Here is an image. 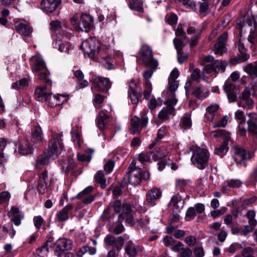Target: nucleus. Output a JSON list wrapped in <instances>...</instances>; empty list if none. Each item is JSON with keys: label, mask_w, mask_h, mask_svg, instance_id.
<instances>
[{"label": "nucleus", "mask_w": 257, "mask_h": 257, "mask_svg": "<svg viewBox=\"0 0 257 257\" xmlns=\"http://www.w3.org/2000/svg\"><path fill=\"white\" fill-rule=\"evenodd\" d=\"M109 45H100L95 38H88L83 41L81 44V49L84 52L85 57L93 59L97 55L101 56L103 52H106Z\"/></svg>", "instance_id": "f257e3e1"}, {"label": "nucleus", "mask_w": 257, "mask_h": 257, "mask_svg": "<svg viewBox=\"0 0 257 257\" xmlns=\"http://www.w3.org/2000/svg\"><path fill=\"white\" fill-rule=\"evenodd\" d=\"M128 174V181L133 186L139 185L142 180H147L150 178V174L146 171L143 173L142 170L139 167H137L135 162H132L127 169Z\"/></svg>", "instance_id": "f03ea898"}, {"label": "nucleus", "mask_w": 257, "mask_h": 257, "mask_svg": "<svg viewBox=\"0 0 257 257\" xmlns=\"http://www.w3.org/2000/svg\"><path fill=\"white\" fill-rule=\"evenodd\" d=\"M249 32L247 41L250 43V48L255 50L257 47V23L253 16L245 18L242 26Z\"/></svg>", "instance_id": "7ed1b4c3"}, {"label": "nucleus", "mask_w": 257, "mask_h": 257, "mask_svg": "<svg viewBox=\"0 0 257 257\" xmlns=\"http://www.w3.org/2000/svg\"><path fill=\"white\" fill-rule=\"evenodd\" d=\"M209 156L208 150L197 147L193 151L191 160L195 167L203 170L207 165Z\"/></svg>", "instance_id": "20e7f679"}, {"label": "nucleus", "mask_w": 257, "mask_h": 257, "mask_svg": "<svg viewBox=\"0 0 257 257\" xmlns=\"http://www.w3.org/2000/svg\"><path fill=\"white\" fill-rule=\"evenodd\" d=\"M139 57L148 67L154 70L157 68L158 62L153 57L152 50L149 45L144 44L142 46L139 51Z\"/></svg>", "instance_id": "39448f33"}, {"label": "nucleus", "mask_w": 257, "mask_h": 257, "mask_svg": "<svg viewBox=\"0 0 257 257\" xmlns=\"http://www.w3.org/2000/svg\"><path fill=\"white\" fill-rule=\"evenodd\" d=\"M214 137H221L223 140V143L214 150V154L220 157H222L226 154L228 150V143L230 141V134L224 130H218L211 133Z\"/></svg>", "instance_id": "423d86ee"}, {"label": "nucleus", "mask_w": 257, "mask_h": 257, "mask_svg": "<svg viewBox=\"0 0 257 257\" xmlns=\"http://www.w3.org/2000/svg\"><path fill=\"white\" fill-rule=\"evenodd\" d=\"M50 25L51 30L62 39L70 40L73 37L72 29L68 28L65 24H62L59 21L56 20L52 21Z\"/></svg>", "instance_id": "0eeeda50"}, {"label": "nucleus", "mask_w": 257, "mask_h": 257, "mask_svg": "<svg viewBox=\"0 0 257 257\" xmlns=\"http://www.w3.org/2000/svg\"><path fill=\"white\" fill-rule=\"evenodd\" d=\"M61 137L62 135L60 134L54 135L50 141L48 148V153L50 158L52 157L54 159L62 151L63 146Z\"/></svg>", "instance_id": "6e6552de"}, {"label": "nucleus", "mask_w": 257, "mask_h": 257, "mask_svg": "<svg viewBox=\"0 0 257 257\" xmlns=\"http://www.w3.org/2000/svg\"><path fill=\"white\" fill-rule=\"evenodd\" d=\"M35 95L37 100L39 101L46 102L50 107H53L57 105L58 103L55 102H51L53 99L57 100V97L55 96H52V94L47 91L46 88L44 86L39 87L35 90Z\"/></svg>", "instance_id": "1a4fd4ad"}, {"label": "nucleus", "mask_w": 257, "mask_h": 257, "mask_svg": "<svg viewBox=\"0 0 257 257\" xmlns=\"http://www.w3.org/2000/svg\"><path fill=\"white\" fill-rule=\"evenodd\" d=\"M251 92L249 88H245L241 95L239 96L237 105L239 107L246 110L251 109L253 108L254 103L250 97Z\"/></svg>", "instance_id": "9d476101"}, {"label": "nucleus", "mask_w": 257, "mask_h": 257, "mask_svg": "<svg viewBox=\"0 0 257 257\" xmlns=\"http://www.w3.org/2000/svg\"><path fill=\"white\" fill-rule=\"evenodd\" d=\"M148 122V118L145 116H142L141 118L137 116H134L131 121L130 132L132 134L140 133L142 129L145 127Z\"/></svg>", "instance_id": "9b49d317"}, {"label": "nucleus", "mask_w": 257, "mask_h": 257, "mask_svg": "<svg viewBox=\"0 0 257 257\" xmlns=\"http://www.w3.org/2000/svg\"><path fill=\"white\" fill-rule=\"evenodd\" d=\"M177 102L176 98H168L166 101L167 107H163L158 114V118L160 120H164L168 119L169 115L172 114L175 108V106Z\"/></svg>", "instance_id": "f8f14e48"}, {"label": "nucleus", "mask_w": 257, "mask_h": 257, "mask_svg": "<svg viewBox=\"0 0 257 257\" xmlns=\"http://www.w3.org/2000/svg\"><path fill=\"white\" fill-rule=\"evenodd\" d=\"M110 86L111 83L108 78L98 76L94 78L91 89L94 88L97 91H104L110 88Z\"/></svg>", "instance_id": "ddd939ff"}, {"label": "nucleus", "mask_w": 257, "mask_h": 257, "mask_svg": "<svg viewBox=\"0 0 257 257\" xmlns=\"http://www.w3.org/2000/svg\"><path fill=\"white\" fill-rule=\"evenodd\" d=\"M122 205L120 201L117 200L113 202H111L107 208L105 209L102 215L103 219L110 220L113 217V214L111 209L113 208L115 212L119 213L121 212Z\"/></svg>", "instance_id": "4468645a"}, {"label": "nucleus", "mask_w": 257, "mask_h": 257, "mask_svg": "<svg viewBox=\"0 0 257 257\" xmlns=\"http://www.w3.org/2000/svg\"><path fill=\"white\" fill-rule=\"evenodd\" d=\"M72 245V242L70 240L65 238L58 239L55 243V254L57 256L61 255L65 250L71 249Z\"/></svg>", "instance_id": "2eb2a0df"}, {"label": "nucleus", "mask_w": 257, "mask_h": 257, "mask_svg": "<svg viewBox=\"0 0 257 257\" xmlns=\"http://www.w3.org/2000/svg\"><path fill=\"white\" fill-rule=\"evenodd\" d=\"M139 83H136L132 79L128 85V95L131 101L133 104H137L139 103L140 98L141 97V93H138L136 89L139 85Z\"/></svg>", "instance_id": "dca6fc26"}, {"label": "nucleus", "mask_w": 257, "mask_h": 257, "mask_svg": "<svg viewBox=\"0 0 257 257\" xmlns=\"http://www.w3.org/2000/svg\"><path fill=\"white\" fill-rule=\"evenodd\" d=\"M49 183L48 172L45 171L40 174L39 179L36 182V188L37 191L40 193H44L47 190Z\"/></svg>", "instance_id": "f3484780"}, {"label": "nucleus", "mask_w": 257, "mask_h": 257, "mask_svg": "<svg viewBox=\"0 0 257 257\" xmlns=\"http://www.w3.org/2000/svg\"><path fill=\"white\" fill-rule=\"evenodd\" d=\"M120 220L125 219V222L130 224L133 223L135 220V218L132 212L131 206L125 203L122 205L120 214L119 215Z\"/></svg>", "instance_id": "a211bd4d"}, {"label": "nucleus", "mask_w": 257, "mask_h": 257, "mask_svg": "<svg viewBox=\"0 0 257 257\" xmlns=\"http://www.w3.org/2000/svg\"><path fill=\"white\" fill-rule=\"evenodd\" d=\"M234 159L237 164L246 166L245 161L250 159V155L245 150L237 148L234 150Z\"/></svg>", "instance_id": "6ab92c4d"}, {"label": "nucleus", "mask_w": 257, "mask_h": 257, "mask_svg": "<svg viewBox=\"0 0 257 257\" xmlns=\"http://www.w3.org/2000/svg\"><path fill=\"white\" fill-rule=\"evenodd\" d=\"M226 66L227 63L225 61L217 60L211 64L206 65L204 70L207 73L211 71L216 73L223 72L225 71Z\"/></svg>", "instance_id": "aec40b11"}, {"label": "nucleus", "mask_w": 257, "mask_h": 257, "mask_svg": "<svg viewBox=\"0 0 257 257\" xmlns=\"http://www.w3.org/2000/svg\"><path fill=\"white\" fill-rule=\"evenodd\" d=\"M15 27L18 33L22 35L29 36L32 33V28L24 20H20L15 22Z\"/></svg>", "instance_id": "412c9836"}, {"label": "nucleus", "mask_w": 257, "mask_h": 257, "mask_svg": "<svg viewBox=\"0 0 257 257\" xmlns=\"http://www.w3.org/2000/svg\"><path fill=\"white\" fill-rule=\"evenodd\" d=\"M104 242L107 245L114 246L117 250H120L123 246L124 239L121 236L115 237L108 234L104 238Z\"/></svg>", "instance_id": "4be33fe9"}, {"label": "nucleus", "mask_w": 257, "mask_h": 257, "mask_svg": "<svg viewBox=\"0 0 257 257\" xmlns=\"http://www.w3.org/2000/svg\"><path fill=\"white\" fill-rule=\"evenodd\" d=\"M79 29L82 31L88 32L93 27V20L88 14H82L80 18Z\"/></svg>", "instance_id": "5701e85b"}, {"label": "nucleus", "mask_w": 257, "mask_h": 257, "mask_svg": "<svg viewBox=\"0 0 257 257\" xmlns=\"http://www.w3.org/2000/svg\"><path fill=\"white\" fill-rule=\"evenodd\" d=\"M30 65L33 72H37L45 69L46 64L42 58L38 55L33 56L30 60Z\"/></svg>", "instance_id": "b1692460"}, {"label": "nucleus", "mask_w": 257, "mask_h": 257, "mask_svg": "<svg viewBox=\"0 0 257 257\" xmlns=\"http://www.w3.org/2000/svg\"><path fill=\"white\" fill-rule=\"evenodd\" d=\"M8 215L11 218V221H13L16 226L20 225L21 224L22 219L24 218V213L20 211L18 208L15 206H13L11 208Z\"/></svg>", "instance_id": "393cba45"}, {"label": "nucleus", "mask_w": 257, "mask_h": 257, "mask_svg": "<svg viewBox=\"0 0 257 257\" xmlns=\"http://www.w3.org/2000/svg\"><path fill=\"white\" fill-rule=\"evenodd\" d=\"M162 193L157 188H154L149 190L146 194V201L151 206L156 205V201L161 197Z\"/></svg>", "instance_id": "a878e982"}, {"label": "nucleus", "mask_w": 257, "mask_h": 257, "mask_svg": "<svg viewBox=\"0 0 257 257\" xmlns=\"http://www.w3.org/2000/svg\"><path fill=\"white\" fill-rule=\"evenodd\" d=\"M227 34L224 32L218 38L217 43L214 46V53L222 55L226 51L225 42L227 39Z\"/></svg>", "instance_id": "bb28decb"}, {"label": "nucleus", "mask_w": 257, "mask_h": 257, "mask_svg": "<svg viewBox=\"0 0 257 257\" xmlns=\"http://www.w3.org/2000/svg\"><path fill=\"white\" fill-rule=\"evenodd\" d=\"M73 208V206L69 204L62 209L59 211L56 214V220L59 222H64L68 220L70 211Z\"/></svg>", "instance_id": "cd10ccee"}, {"label": "nucleus", "mask_w": 257, "mask_h": 257, "mask_svg": "<svg viewBox=\"0 0 257 257\" xmlns=\"http://www.w3.org/2000/svg\"><path fill=\"white\" fill-rule=\"evenodd\" d=\"M62 0H42L41 6L42 9L47 13H52L61 4Z\"/></svg>", "instance_id": "c85d7f7f"}, {"label": "nucleus", "mask_w": 257, "mask_h": 257, "mask_svg": "<svg viewBox=\"0 0 257 257\" xmlns=\"http://www.w3.org/2000/svg\"><path fill=\"white\" fill-rule=\"evenodd\" d=\"M249 119L247 121L248 131L253 135H257V114L254 112L247 114Z\"/></svg>", "instance_id": "c756f323"}, {"label": "nucleus", "mask_w": 257, "mask_h": 257, "mask_svg": "<svg viewBox=\"0 0 257 257\" xmlns=\"http://www.w3.org/2000/svg\"><path fill=\"white\" fill-rule=\"evenodd\" d=\"M54 47L61 52L68 53L69 50L73 48V46L69 42L59 38V36L53 44Z\"/></svg>", "instance_id": "7c9ffc66"}, {"label": "nucleus", "mask_w": 257, "mask_h": 257, "mask_svg": "<svg viewBox=\"0 0 257 257\" xmlns=\"http://www.w3.org/2000/svg\"><path fill=\"white\" fill-rule=\"evenodd\" d=\"M31 141L35 144L42 142L43 134L41 127L39 125H36L32 129Z\"/></svg>", "instance_id": "2f4dec72"}, {"label": "nucleus", "mask_w": 257, "mask_h": 257, "mask_svg": "<svg viewBox=\"0 0 257 257\" xmlns=\"http://www.w3.org/2000/svg\"><path fill=\"white\" fill-rule=\"evenodd\" d=\"M158 145L154 147L155 151H152L153 153L152 159L155 161L166 156L169 153L165 146L158 147Z\"/></svg>", "instance_id": "473e14b6"}, {"label": "nucleus", "mask_w": 257, "mask_h": 257, "mask_svg": "<svg viewBox=\"0 0 257 257\" xmlns=\"http://www.w3.org/2000/svg\"><path fill=\"white\" fill-rule=\"evenodd\" d=\"M18 149L19 152L23 155L32 153L33 149L28 140L25 139L20 140L18 145Z\"/></svg>", "instance_id": "72a5a7b5"}, {"label": "nucleus", "mask_w": 257, "mask_h": 257, "mask_svg": "<svg viewBox=\"0 0 257 257\" xmlns=\"http://www.w3.org/2000/svg\"><path fill=\"white\" fill-rule=\"evenodd\" d=\"M219 105L217 104H211L206 108V112L205 116L209 120L212 121L215 119L217 115L218 110L219 109Z\"/></svg>", "instance_id": "f704fd0d"}, {"label": "nucleus", "mask_w": 257, "mask_h": 257, "mask_svg": "<svg viewBox=\"0 0 257 257\" xmlns=\"http://www.w3.org/2000/svg\"><path fill=\"white\" fill-rule=\"evenodd\" d=\"M208 94L209 91L207 89L200 85L195 86L192 91V95L201 100L205 99Z\"/></svg>", "instance_id": "c9c22d12"}, {"label": "nucleus", "mask_w": 257, "mask_h": 257, "mask_svg": "<svg viewBox=\"0 0 257 257\" xmlns=\"http://www.w3.org/2000/svg\"><path fill=\"white\" fill-rule=\"evenodd\" d=\"M108 122V116L103 111L99 112L96 118V124L98 128L100 130H104L106 127Z\"/></svg>", "instance_id": "e433bc0d"}, {"label": "nucleus", "mask_w": 257, "mask_h": 257, "mask_svg": "<svg viewBox=\"0 0 257 257\" xmlns=\"http://www.w3.org/2000/svg\"><path fill=\"white\" fill-rule=\"evenodd\" d=\"M125 250L128 257H136L138 253L142 250L139 245H135L131 241L127 243Z\"/></svg>", "instance_id": "4c0bfd02"}, {"label": "nucleus", "mask_w": 257, "mask_h": 257, "mask_svg": "<svg viewBox=\"0 0 257 257\" xmlns=\"http://www.w3.org/2000/svg\"><path fill=\"white\" fill-rule=\"evenodd\" d=\"M170 206H173L174 209L177 210L183 208V202L182 200L181 196L178 194L172 196L170 202H169Z\"/></svg>", "instance_id": "58836bf2"}, {"label": "nucleus", "mask_w": 257, "mask_h": 257, "mask_svg": "<svg viewBox=\"0 0 257 257\" xmlns=\"http://www.w3.org/2000/svg\"><path fill=\"white\" fill-rule=\"evenodd\" d=\"M128 7L132 10L144 12L143 2L142 0H131L128 3Z\"/></svg>", "instance_id": "ea45409f"}, {"label": "nucleus", "mask_w": 257, "mask_h": 257, "mask_svg": "<svg viewBox=\"0 0 257 257\" xmlns=\"http://www.w3.org/2000/svg\"><path fill=\"white\" fill-rule=\"evenodd\" d=\"M238 49L239 51L241 56L239 59L238 62H242L247 60L249 58V55L246 54V48L244 46V43L239 39L237 44Z\"/></svg>", "instance_id": "a19ab883"}, {"label": "nucleus", "mask_w": 257, "mask_h": 257, "mask_svg": "<svg viewBox=\"0 0 257 257\" xmlns=\"http://www.w3.org/2000/svg\"><path fill=\"white\" fill-rule=\"evenodd\" d=\"M167 132L166 127H161L158 132L157 138L149 146L150 150H153L154 147L159 144L160 140L164 137Z\"/></svg>", "instance_id": "79ce46f5"}, {"label": "nucleus", "mask_w": 257, "mask_h": 257, "mask_svg": "<svg viewBox=\"0 0 257 257\" xmlns=\"http://www.w3.org/2000/svg\"><path fill=\"white\" fill-rule=\"evenodd\" d=\"M244 70L249 76L254 79L257 77V63L248 64L244 68Z\"/></svg>", "instance_id": "37998d69"}, {"label": "nucleus", "mask_w": 257, "mask_h": 257, "mask_svg": "<svg viewBox=\"0 0 257 257\" xmlns=\"http://www.w3.org/2000/svg\"><path fill=\"white\" fill-rule=\"evenodd\" d=\"M179 86V82L178 81L168 80V94L170 97V98H176L175 97V91L177 90Z\"/></svg>", "instance_id": "c03bdc74"}, {"label": "nucleus", "mask_w": 257, "mask_h": 257, "mask_svg": "<svg viewBox=\"0 0 257 257\" xmlns=\"http://www.w3.org/2000/svg\"><path fill=\"white\" fill-rule=\"evenodd\" d=\"M95 178L96 182L100 184L101 188L104 189L106 187V179L102 171H97L95 176Z\"/></svg>", "instance_id": "a18cd8bd"}, {"label": "nucleus", "mask_w": 257, "mask_h": 257, "mask_svg": "<svg viewBox=\"0 0 257 257\" xmlns=\"http://www.w3.org/2000/svg\"><path fill=\"white\" fill-rule=\"evenodd\" d=\"M49 158L45 154L39 155L36 160V167L41 168L42 166L49 163Z\"/></svg>", "instance_id": "49530a36"}, {"label": "nucleus", "mask_w": 257, "mask_h": 257, "mask_svg": "<svg viewBox=\"0 0 257 257\" xmlns=\"http://www.w3.org/2000/svg\"><path fill=\"white\" fill-rule=\"evenodd\" d=\"M152 156L153 153L152 151L142 152L139 155L138 160L142 164H144L146 162H150L151 157Z\"/></svg>", "instance_id": "de8ad7c7"}, {"label": "nucleus", "mask_w": 257, "mask_h": 257, "mask_svg": "<svg viewBox=\"0 0 257 257\" xmlns=\"http://www.w3.org/2000/svg\"><path fill=\"white\" fill-rule=\"evenodd\" d=\"M28 85V81L26 78H23L19 81H16L12 84V88L15 90H19L23 88Z\"/></svg>", "instance_id": "09e8293b"}, {"label": "nucleus", "mask_w": 257, "mask_h": 257, "mask_svg": "<svg viewBox=\"0 0 257 257\" xmlns=\"http://www.w3.org/2000/svg\"><path fill=\"white\" fill-rule=\"evenodd\" d=\"M71 134V139L75 147L76 148H79L81 146V137L78 132L72 131Z\"/></svg>", "instance_id": "8fccbe9b"}, {"label": "nucleus", "mask_w": 257, "mask_h": 257, "mask_svg": "<svg viewBox=\"0 0 257 257\" xmlns=\"http://www.w3.org/2000/svg\"><path fill=\"white\" fill-rule=\"evenodd\" d=\"M7 145L6 141L5 139H0V164L4 165L6 161L7 157H5L4 154L2 153Z\"/></svg>", "instance_id": "3c124183"}, {"label": "nucleus", "mask_w": 257, "mask_h": 257, "mask_svg": "<svg viewBox=\"0 0 257 257\" xmlns=\"http://www.w3.org/2000/svg\"><path fill=\"white\" fill-rule=\"evenodd\" d=\"M124 226L122 224L118 223L109 227V231L115 234H119L124 230Z\"/></svg>", "instance_id": "603ef678"}, {"label": "nucleus", "mask_w": 257, "mask_h": 257, "mask_svg": "<svg viewBox=\"0 0 257 257\" xmlns=\"http://www.w3.org/2000/svg\"><path fill=\"white\" fill-rule=\"evenodd\" d=\"M145 89L144 90L143 94L144 98L146 99H148L150 97V94L152 92V84L149 81H146L145 83Z\"/></svg>", "instance_id": "864d4df0"}, {"label": "nucleus", "mask_w": 257, "mask_h": 257, "mask_svg": "<svg viewBox=\"0 0 257 257\" xmlns=\"http://www.w3.org/2000/svg\"><path fill=\"white\" fill-rule=\"evenodd\" d=\"M92 158L91 154H77L78 160L82 162H89L90 161Z\"/></svg>", "instance_id": "5fc2aeb1"}, {"label": "nucleus", "mask_w": 257, "mask_h": 257, "mask_svg": "<svg viewBox=\"0 0 257 257\" xmlns=\"http://www.w3.org/2000/svg\"><path fill=\"white\" fill-rule=\"evenodd\" d=\"M181 125L185 130L190 128L192 125L191 118L189 116L183 117L181 121Z\"/></svg>", "instance_id": "6e6d98bb"}, {"label": "nucleus", "mask_w": 257, "mask_h": 257, "mask_svg": "<svg viewBox=\"0 0 257 257\" xmlns=\"http://www.w3.org/2000/svg\"><path fill=\"white\" fill-rule=\"evenodd\" d=\"M166 20L169 25H173L177 23L178 17L175 14H168L166 16Z\"/></svg>", "instance_id": "4d7b16f0"}, {"label": "nucleus", "mask_w": 257, "mask_h": 257, "mask_svg": "<svg viewBox=\"0 0 257 257\" xmlns=\"http://www.w3.org/2000/svg\"><path fill=\"white\" fill-rule=\"evenodd\" d=\"M163 242L165 246L171 247L176 242V240L173 237L166 235L163 238Z\"/></svg>", "instance_id": "13d9d810"}, {"label": "nucleus", "mask_w": 257, "mask_h": 257, "mask_svg": "<svg viewBox=\"0 0 257 257\" xmlns=\"http://www.w3.org/2000/svg\"><path fill=\"white\" fill-rule=\"evenodd\" d=\"M74 167L73 160H67L62 165V168L65 172H68L72 170Z\"/></svg>", "instance_id": "bf43d9fd"}, {"label": "nucleus", "mask_w": 257, "mask_h": 257, "mask_svg": "<svg viewBox=\"0 0 257 257\" xmlns=\"http://www.w3.org/2000/svg\"><path fill=\"white\" fill-rule=\"evenodd\" d=\"M242 182L239 179H231L227 182V186L232 188H239Z\"/></svg>", "instance_id": "052dcab7"}, {"label": "nucleus", "mask_w": 257, "mask_h": 257, "mask_svg": "<svg viewBox=\"0 0 257 257\" xmlns=\"http://www.w3.org/2000/svg\"><path fill=\"white\" fill-rule=\"evenodd\" d=\"M33 222L35 226L39 229L44 223V220L41 216H37L34 217Z\"/></svg>", "instance_id": "680f3d73"}, {"label": "nucleus", "mask_w": 257, "mask_h": 257, "mask_svg": "<svg viewBox=\"0 0 257 257\" xmlns=\"http://www.w3.org/2000/svg\"><path fill=\"white\" fill-rule=\"evenodd\" d=\"M114 166V162L110 160L104 166V169L106 174H109L112 172Z\"/></svg>", "instance_id": "e2e57ef3"}, {"label": "nucleus", "mask_w": 257, "mask_h": 257, "mask_svg": "<svg viewBox=\"0 0 257 257\" xmlns=\"http://www.w3.org/2000/svg\"><path fill=\"white\" fill-rule=\"evenodd\" d=\"M235 88V85L229 82H226L224 85V90L226 94L232 92Z\"/></svg>", "instance_id": "0e129e2a"}, {"label": "nucleus", "mask_w": 257, "mask_h": 257, "mask_svg": "<svg viewBox=\"0 0 257 257\" xmlns=\"http://www.w3.org/2000/svg\"><path fill=\"white\" fill-rule=\"evenodd\" d=\"M195 257H204L205 251L202 246L196 247L193 250Z\"/></svg>", "instance_id": "69168bd1"}, {"label": "nucleus", "mask_w": 257, "mask_h": 257, "mask_svg": "<svg viewBox=\"0 0 257 257\" xmlns=\"http://www.w3.org/2000/svg\"><path fill=\"white\" fill-rule=\"evenodd\" d=\"M227 123V119L226 116H223L217 122L213 123L212 126L214 128L217 127H224Z\"/></svg>", "instance_id": "338daca9"}, {"label": "nucleus", "mask_w": 257, "mask_h": 257, "mask_svg": "<svg viewBox=\"0 0 257 257\" xmlns=\"http://www.w3.org/2000/svg\"><path fill=\"white\" fill-rule=\"evenodd\" d=\"M192 254V251L189 248L183 247L179 254L180 257H191Z\"/></svg>", "instance_id": "774afa93"}]
</instances>
